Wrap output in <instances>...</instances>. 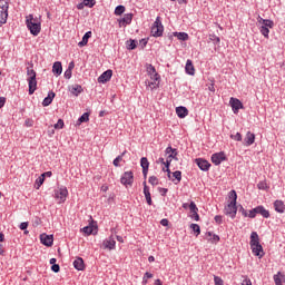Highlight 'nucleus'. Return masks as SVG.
<instances>
[{
	"instance_id": "1",
	"label": "nucleus",
	"mask_w": 285,
	"mask_h": 285,
	"mask_svg": "<svg viewBox=\"0 0 285 285\" xmlns=\"http://www.w3.org/2000/svg\"><path fill=\"white\" fill-rule=\"evenodd\" d=\"M229 203L225 206V215L235 219L237 217V191L230 190L229 191Z\"/></svg>"
},
{
	"instance_id": "2",
	"label": "nucleus",
	"mask_w": 285,
	"mask_h": 285,
	"mask_svg": "<svg viewBox=\"0 0 285 285\" xmlns=\"http://www.w3.org/2000/svg\"><path fill=\"white\" fill-rule=\"evenodd\" d=\"M249 246L252 248L253 255L262 259L264 257V247H262V244H259V235H257V232H253L250 234V242Z\"/></svg>"
},
{
	"instance_id": "3",
	"label": "nucleus",
	"mask_w": 285,
	"mask_h": 285,
	"mask_svg": "<svg viewBox=\"0 0 285 285\" xmlns=\"http://www.w3.org/2000/svg\"><path fill=\"white\" fill-rule=\"evenodd\" d=\"M26 26L33 37H38L41 32V20L32 14L26 17Z\"/></svg>"
},
{
	"instance_id": "4",
	"label": "nucleus",
	"mask_w": 285,
	"mask_h": 285,
	"mask_svg": "<svg viewBox=\"0 0 285 285\" xmlns=\"http://www.w3.org/2000/svg\"><path fill=\"white\" fill-rule=\"evenodd\" d=\"M153 37H161L164 35V24L161 23V17H157L151 27Z\"/></svg>"
},
{
	"instance_id": "5",
	"label": "nucleus",
	"mask_w": 285,
	"mask_h": 285,
	"mask_svg": "<svg viewBox=\"0 0 285 285\" xmlns=\"http://www.w3.org/2000/svg\"><path fill=\"white\" fill-rule=\"evenodd\" d=\"M132 181H135L132 171H125L120 178V184H122V186H132Z\"/></svg>"
},
{
	"instance_id": "6",
	"label": "nucleus",
	"mask_w": 285,
	"mask_h": 285,
	"mask_svg": "<svg viewBox=\"0 0 285 285\" xmlns=\"http://www.w3.org/2000/svg\"><path fill=\"white\" fill-rule=\"evenodd\" d=\"M55 197L58 199V204H63L66 202V198L68 197V188L60 187L55 191Z\"/></svg>"
},
{
	"instance_id": "7",
	"label": "nucleus",
	"mask_w": 285,
	"mask_h": 285,
	"mask_svg": "<svg viewBox=\"0 0 285 285\" xmlns=\"http://www.w3.org/2000/svg\"><path fill=\"white\" fill-rule=\"evenodd\" d=\"M229 104L232 106V110L234 112V115H237V112H239V110L244 109V104H242V100L232 97L229 99Z\"/></svg>"
},
{
	"instance_id": "8",
	"label": "nucleus",
	"mask_w": 285,
	"mask_h": 285,
	"mask_svg": "<svg viewBox=\"0 0 285 285\" xmlns=\"http://www.w3.org/2000/svg\"><path fill=\"white\" fill-rule=\"evenodd\" d=\"M40 242L43 244V246L50 247L55 243V237L52 235L41 234Z\"/></svg>"
},
{
	"instance_id": "9",
	"label": "nucleus",
	"mask_w": 285,
	"mask_h": 285,
	"mask_svg": "<svg viewBox=\"0 0 285 285\" xmlns=\"http://www.w3.org/2000/svg\"><path fill=\"white\" fill-rule=\"evenodd\" d=\"M112 79V70H106L98 77V83H108Z\"/></svg>"
},
{
	"instance_id": "10",
	"label": "nucleus",
	"mask_w": 285,
	"mask_h": 285,
	"mask_svg": "<svg viewBox=\"0 0 285 285\" xmlns=\"http://www.w3.org/2000/svg\"><path fill=\"white\" fill-rule=\"evenodd\" d=\"M212 161L215 164V166H219L222 161H226V154H224V151L214 154L212 156Z\"/></svg>"
},
{
	"instance_id": "11",
	"label": "nucleus",
	"mask_w": 285,
	"mask_h": 285,
	"mask_svg": "<svg viewBox=\"0 0 285 285\" xmlns=\"http://www.w3.org/2000/svg\"><path fill=\"white\" fill-rule=\"evenodd\" d=\"M132 13H126L122 19H119V28H126L127 26H130V23H132Z\"/></svg>"
},
{
	"instance_id": "12",
	"label": "nucleus",
	"mask_w": 285,
	"mask_h": 285,
	"mask_svg": "<svg viewBox=\"0 0 285 285\" xmlns=\"http://www.w3.org/2000/svg\"><path fill=\"white\" fill-rule=\"evenodd\" d=\"M195 161L198 168H200V170H204L206 173L210 169V163H208V160L203 158H197Z\"/></svg>"
},
{
	"instance_id": "13",
	"label": "nucleus",
	"mask_w": 285,
	"mask_h": 285,
	"mask_svg": "<svg viewBox=\"0 0 285 285\" xmlns=\"http://www.w3.org/2000/svg\"><path fill=\"white\" fill-rule=\"evenodd\" d=\"M254 213H257V215H262V217H264L265 219H268V217H271V213L268 212V209L264 208V206H257L254 208Z\"/></svg>"
},
{
	"instance_id": "14",
	"label": "nucleus",
	"mask_w": 285,
	"mask_h": 285,
	"mask_svg": "<svg viewBox=\"0 0 285 285\" xmlns=\"http://www.w3.org/2000/svg\"><path fill=\"white\" fill-rule=\"evenodd\" d=\"M140 166L142 168V175L144 177H148V168L150 167V163L148 161V158L142 157L140 159Z\"/></svg>"
},
{
	"instance_id": "15",
	"label": "nucleus",
	"mask_w": 285,
	"mask_h": 285,
	"mask_svg": "<svg viewBox=\"0 0 285 285\" xmlns=\"http://www.w3.org/2000/svg\"><path fill=\"white\" fill-rule=\"evenodd\" d=\"M243 144L244 146H253L255 144V134L247 131Z\"/></svg>"
},
{
	"instance_id": "16",
	"label": "nucleus",
	"mask_w": 285,
	"mask_h": 285,
	"mask_svg": "<svg viewBox=\"0 0 285 285\" xmlns=\"http://www.w3.org/2000/svg\"><path fill=\"white\" fill-rule=\"evenodd\" d=\"M144 195L148 206H153V197L150 196V188L148 187V185H146V181H144Z\"/></svg>"
},
{
	"instance_id": "17",
	"label": "nucleus",
	"mask_w": 285,
	"mask_h": 285,
	"mask_svg": "<svg viewBox=\"0 0 285 285\" xmlns=\"http://www.w3.org/2000/svg\"><path fill=\"white\" fill-rule=\"evenodd\" d=\"M116 244L117 242H115V238L110 236L108 239L104 240L102 246H105V248H108L109 250H115Z\"/></svg>"
},
{
	"instance_id": "18",
	"label": "nucleus",
	"mask_w": 285,
	"mask_h": 285,
	"mask_svg": "<svg viewBox=\"0 0 285 285\" xmlns=\"http://www.w3.org/2000/svg\"><path fill=\"white\" fill-rule=\"evenodd\" d=\"M28 86H29V95H35L37 90V78H28Z\"/></svg>"
},
{
	"instance_id": "19",
	"label": "nucleus",
	"mask_w": 285,
	"mask_h": 285,
	"mask_svg": "<svg viewBox=\"0 0 285 285\" xmlns=\"http://www.w3.org/2000/svg\"><path fill=\"white\" fill-rule=\"evenodd\" d=\"M258 23L263 28H273L275 26V22H273V20L263 19L262 17H258Z\"/></svg>"
},
{
	"instance_id": "20",
	"label": "nucleus",
	"mask_w": 285,
	"mask_h": 285,
	"mask_svg": "<svg viewBox=\"0 0 285 285\" xmlns=\"http://www.w3.org/2000/svg\"><path fill=\"white\" fill-rule=\"evenodd\" d=\"M176 114L179 117V119H184L188 117V108L180 106L176 108Z\"/></svg>"
},
{
	"instance_id": "21",
	"label": "nucleus",
	"mask_w": 285,
	"mask_h": 285,
	"mask_svg": "<svg viewBox=\"0 0 285 285\" xmlns=\"http://www.w3.org/2000/svg\"><path fill=\"white\" fill-rule=\"evenodd\" d=\"M71 95H75V97H79V95H81V92H83V87H81V85H72L69 88Z\"/></svg>"
},
{
	"instance_id": "22",
	"label": "nucleus",
	"mask_w": 285,
	"mask_h": 285,
	"mask_svg": "<svg viewBox=\"0 0 285 285\" xmlns=\"http://www.w3.org/2000/svg\"><path fill=\"white\" fill-rule=\"evenodd\" d=\"M73 268H76V271H83V268H86V264L83 263V258L78 257L73 261Z\"/></svg>"
},
{
	"instance_id": "23",
	"label": "nucleus",
	"mask_w": 285,
	"mask_h": 285,
	"mask_svg": "<svg viewBox=\"0 0 285 285\" xmlns=\"http://www.w3.org/2000/svg\"><path fill=\"white\" fill-rule=\"evenodd\" d=\"M52 72L56 75V77H59L61 72H63V67L61 66L60 61H56L52 66Z\"/></svg>"
},
{
	"instance_id": "24",
	"label": "nucleus",
	"mask_w": 285,
	"mask_h": 285,
	"mask_svg": "<svg viewBox=\"0 0 285 285\" xmlns=\"http://www.w3.org/2000/svg\"><path fill=\"white\" fill-rule=\"evenodd\" d=\"M189 210L190 213H195V216L191 219H195V222H199V214H197L199 208H197V205L195 204V202H190Z\"/></svg>"
},
{
	"instance_id": "25",
	"label": "nucleus",
	"mask_w": 285,
	"mask_h": 285,
	"mask_svg": "<svg viewBox=\"0 0 285 285\" xmlns=\"http://www.w3.org/2000/svg\"><path fill=\"white\" fill-rule=\"evenodd\" d=\"M28 65L30 66V67H27L28 79H37V71L32 69L35 65L32 62H28Z\"/></svg>"
},
{
	"instance_id": "26",
	"label": "nucleus",
	"mask_w": 285,
	"mask_h": 285,
	"mask_svg": "<svg viewBox=\"0 0 285 285\" xmlns=\"http://www.w3.org/2000/svg\"><path fill=\"white\" fill-rule=\"evenodd\" d=\"M90 37H92V31H87L83 35L82 40L78 42L79 48H83V46H88V39H90Z\"/></svg>"
},
{
	"instance_id": "27",
	"label": "nucleus",
	"mask_w": 285,
	"mask_h": 285,
	"mask_svg": "<svg viewBox=\"0 0 285 285\" xmlns=\"http://www.w3.org/2000/svg\"><path fill=\"white\" fill-rule=\"evenodd\" d=\"M185 70L187 75H190L191 77L195 75V66L193 65V60H187Z\"/></svg>"
},
{
	"instance_id": "28",
	"label": "nucleus",
	"mask_w": 285,
	"mask_h": 285,
	"mask_svg": "<svg viewBox=\"0 0 285 285\" xmlns=\"http://www.w3.org/2000/svg\"><path fill=\"white\" fill-rule=\"evenodd\" d=\"M56 97V94L55 91H50L48 94V97H46L42 101V106L47 107V106H50V104H52V99H55Z\"/></svg>"
},
{
	"instance_id": "29",
	"label": "nucleus",
	"mask_w": 285,
	"mask_h": 285,
	"mask_svg": "<svg viewBox=\"0 0 285 285\" xmlns=\"http://www.w3.org/2000/svg\"><path fill=\"white\" fill-rule=\"evenodd\" d=\"M8 22V10L0 9V27Z\"/></svg>"
},
{
	"instance_id": "30",
	"label": "nucleus",
	"mask_w": 285,
	"mask_h": 285,
	"mask_svg": "<svg viewBox=\"0 0 285 285\" xmlns=\"http://www.w3.org/2000/svg\"><path fill=\"white\" fill-rule=\"evenodd\" d=\"M165 153L168 155V159H176L177 157V149H174L171 146L167 147Z\"/></svg>"
},
{
	"instance_id": "31",
	"label": "nucleus",
	"mask_w": 285,
	"mask_h": 285,
	"mask_svg": "<svg viewBox=\"0 0 285 285\" xmlns=\"http://www.w3.org/2000/svg\"><path fill=\"white\" fill-rule=\"evenodd\" d=\"M147 72L149 75H154V79L155 81H158L159 80V73H157V70L155 69V67L153 65H148L147 66Z\"/></svg>"
},
{
	"instance_id": "32",
	"label": "nucleus",
	"mask_w": 285,
	"mask_h": 285,
	"mask_svg": "<svg viewBox=\"0 0 285 285\" xmlns=\"http://www.w3.org/2000/svg\"><path fill=\"white\" fill-rule=\"evenodd\" d=\"M274 208H275L276 213H284V209H285L284 202L275 200Z\"/></svg>"
},
{
	"instance_id": "33",
	"label": "nucleus",
	"mask_w": 285,
	"mask_h": 285,
	"mask_svg": "<svg viewBox=\"0 0 285 285\" xmlns=\"http://www.w3.org/2000/svg\"><path fill=\"white\" fill-rule=\"evenodd\" d=\"M174 37H177L179 41H188V33L186 32H174Z\"/></svg>"
},
{
	"instance_id": "34",
	"label": "nucleus",
	"mask_w": 285,
	"mask_h": 285,
	"mask_svg": "<svg viewBox=\"0 0 285 285\" xmlns=\"http://www.w3.org/2000/svg\"><path fill=\"white\" fill-rule=\"evenodd\" d=\"M95 229H97V227L90 224L89 226L82 228V233H85V235H92V233H95Z\"/></svg>"
},
{
	"instance_id": "35",
	"label": "nucleus",
	"mask_w": 285,
	"mask_h": 285,
	"mask_svg": "<svg viewBox=\"0 0 285 285\" xmlns=\"http://www.w3.org/2000/svg\"><path fill=\"white\" fill-rule=\"evenodd\" d=\"M125 12H126V7L121 4L117 6L115 9L116 17H121V14H124Z\"/></svg>"
},
{
	"instance_id": "36",
	"label": "nucleus",
	"mask_w": 285,
	"mask_h": 285,
	"mask_svg": "<svg viewBox=\"0 0 285 285\" xmlns=\"http://www.w3.org/2000/svg\"><path fill=\"white\" fill-rule=\"evenodd\" d=\"M90 121V114L89 112H85L79 119H78V124H86Z\"/></svg>"
},
{
	"instance_id": "37",
	"label": "nucleus",
	"mask_w": 285,
	"mask_h": 285,
	"mask_svg": "<svg viewBox=\"0 0 285 285\" xmlns=\"http://www.w3.org/2000/svg\"><path fill=\"white\" fill-rule=\"evenodd\" d=\"M138 43L139 42L137 40L130 39L129 41H127V49L128 50H135V48H137Z\"/></svg>"
},
{
	"instance_id": "38",
	"label": "nucleus",
	"mask_w": 285,
	"mask_h": 285,
	"mask_svg": "<svg viewBox=\"0 0 285 285\" xmlns=\"http://www.w3.org/2000/svg\"><path fill=\"white\" fill-rule=\"evenodd\" d=\"M45 181H46V179L43 177L39 176L38 179L36 180L35 188L37 190H39V188H41V186H43Z\"/></svg>"
},
{
	"instance_id": "39",
	"label": "nucleus",
	"mask_w": 285,
	"mask_h": 285,
	"mask_svg": "<svg viewBox=\"0 0 285 285\" xmlns=\"http://www.w3.org/2000/svg\"><path fill=\"white\" fill-rule=\"evenodd\" d=\"M284 279V275L282 273H277V275H274V282L276 285H282V281Z\"/></svg>"
},
{
	"instance_id": "40",
	"label": "nucleus",
	"mask_w": 285,
	"mask_h": 285,
	"mask_svg": "<svg viewBox=\"0 0 285 285\" xmlns=\"http://www.w3.org/2000/svg\"><path fill=\"white\" fill-rule=\"evenodd\" d=\"M126 150L120 155V156H118V157H116L115 159H114V166H116V168L117 167H119V161H122L124 160V156L126 155Z\"/></svg>"
},
{
	"instance_id": "41",
	"label": "nucleus",
	"mask_w": 285,
	"mask_h": 285,
	"mask_svg": "<svg viewBox=\"0 0 285 285\" xmlns=\"http://www.w3.org/2000/svg\"><path fill=\"white\" fill-rule=\"evenodd\" d=\"M259 31L263 35V37H265L266 39H268V35L271 33V30L267 27H259Z\"/></svg>"
},
{
	"instance_id": "42",
	"label": "nucleus",
	"mask_w": 285,
	"mask_h": 285,
	"mask_svg": "<svg viewBox=\"0 0 285 285\" xmlns=\"http://www.w3.org/2000/svg\"><path fill=\"white\" fill-rule=\"evenodd\" d=\"M190 228L194 230V233H196V237L202 234V228L197 224H191Z\"/></svg>"
},
{
	"instance_id": "43",
	"label": "nucleus",
	"mask_w": 285,
	"mask_h": 285,
	"mask_svg": "<svg viewBox=\"0 0 285 285\" xmlns=\"http://www.w3.org/2000/svg\"><path fill=\"white\" fill-rule=\"evenodd\" d=\"M209 41H213V43H215V45H219V42L222 40L215 33H212V35H209Z\"/></svg>"
},
{
	"instance_id": "44",
	"label": "nucleus",
	"mask_w": 285,
	"mask_h": 285,
	"mask_svg": "<svg viewBox=\"0 0 285 285\" xmlns=\"http://www.w3.org/2000/svg\"><path fill=\"white\" fill-rule=\"evenodd\" d=\"M82 2L86 8H95V3H97L95 0H83Z\"/></svg>"
},
{
	"instance_id": "45",
	"label": "nucleus",
	"mask_w": 285,
	"mask_h": 285,
	"mask_svg": "<svg viewBox=\"0 0 285 285\" xmlns=\"http://www.w3.org/2000/svg\"><path fill=\"white\" fill-rule=\"evenodd\" d=\"M173 177H175V179L177 180V183L179 184V181H181V171L180 170H176L173 173Z\"/></svg>"
},
{
	"instance_id": "46",
	"label": "nucleus",
	"mask_w": 285,
	"mask_h": 285,
	"mask_svg": "<svg viewBox=\"0 0 285 285\" xmlns=\"http://www.w3.org/2000/svg\"><path fill=\"white\" fill-rule=\"evenodd\" d=\"M148 181L151 184V186H157V184H159V179L156 176L149 177Z\"/></svg>"
},
{
	"instance_id": "47",
	"label": "nucleus",
	"mask_w": 285,
	"mask_h": 285,
	"mask_svg": "<svg viewBox=\"0 0 285 285\" xmlns=\"http://www.w3.org/2000/svg\"><path fill=\"white\" fill-rule=\"evenodd\" d=\"M207 242H212V244H217V242H219V236L214 234L212 238H207Z\"/></svg>"
},
{
	"instance_id": "48",
	"label": "nucleus",
	"mask_w": 285,
	"mask_h": 285,
	"mask_svg": "<svg viewBox=\"0 0 285 285\" xmlns=\"http://www.w3.org/2000/svg\"><path fill=\"white\" fill-rule=\"evenodd\" d=\"M151 277H153V274H150V273H145V276H144V278H142V284H148V279H151Z\"/></svg>"
},
{
	"instance_id": "49",
	"label": "nucleus",
	"mask_w": 285,
	"mask_h": 285,
	"mask_svg": "<svg viewBox=\"0 0 285 285\" xmlns=\"http://www.w3.org/2000/svg\"><path fill=\"white\" fill-rule=\"evenodd\" d=\"M230 139H234V141H242V134L237 132L236 135H230Z\"/></svg>"
},
{
	"instance_id": "50",
	"label": "nucleus",
	"mask_w": 285,
	"mask_h": 285,
	"mask_svg": "<svg viewBox=\"0 0 285 285\" xmlns=\"http://www.w3.org/2000/svg\"><path fill=\"white\" fill-rule=\"evenodd\" d=\"M9 6L6 0H0V10H8Z\"/></svg>"
},
{
	"instance_id": "51",
	"label": "nucleus",
	"mask_w": 285,
	"mask_h": 285,
	"mask_svg": "<svg viewBox=\"0 0 285 285\" xmlns=\"http://www.w3.org/2000/svg\"><path fill=\"white\" fill-rule=\"evenodd\" d=\"M247 217H249L250 219H255V217H257V212H255V208L249 210V214H247Z\"/></svg>"
},
{
	"instance_id": "52",
	"label": "nucleus",
	"mask_w": 285,
	"mask_h": 285,
	"mask_svg": "<svg viewBox=\"0 0 285 285\" xmlns=\"http://www.w3.org/2000/svg\"><path fill=\"white\" fill-rule=\"evenodd\" d=\"M214 282L215 285H224V279H222V277L214 276Z\"/></svg>"
},
{
	"instance_id": "53",
	"label": "nucleus",
	"mask_w": 285,
	"mask_h": 285,
	"mask_svg": "<svg viewBox=\"0 0 285 285\" xmlns=\"http://www.w3.org/2000/svg\"><path fill=\"white\" fill-rule=\"evenodd\" d=\"M257 188L259 190H266V188H268V186L266 185V183L261 181V183L257 184Z\"/></svg>"
},
{
	"instance_id": "54",
	"label": "nucleus",
	"mask_w": 285,
	"mask_h": 285,
	"mask_svg": "<svg viewBox=\"0 0 285 285\" xmlns=\"http://www.w3.org/2000/svg\"><path fill=\"white\" fill-rule=\"evenodd\" d=\"M51 271H52L53 273H59V271H61V267L59 266V264H53V265L51 266Z\"/></svg>"
},
{
	"instance_id": "55",
	"label": "nucleus",
	"mask_w": 285,
	"mask_h": 285,
	"mask_svg": "<svg viewBox=\"0 0 285 285\" xmlns=\"http://www.w3.org/2000/svg\"><path fill=\"white\" fill-rule=\"evenodd\" d=\"M242 285H253V283L250 282V279H248V277L243 276V283Z\"/></svg>"
},
{
	"instance_id": "56",
	"label": "nucleus",
	"mask_w": 285,
	"mask_h": 285,
	"mask_svg": "<svg viewBox=\"0 0 285 285\" xmlns=\"http://www.w3.org/2000/svg\"><path fill=\"white\" fill-rule=\"evenodd\" d=\"M72 77V71L70 69H67L65 71V79H70Z\"/></svg>"
},
{
	"instance_id": "57",
	"label": "nucleus",
	"mask_w": 285,
	"mask_h": 285,
	"mask_svg": "<svg viewBox=\"0 0 285 285\" xmlns=\"http://www.w3.org/2000/svg\"><path fill=\"white\" fill-rule=\"evenodd\" d=\"M239 213H242L243 217H248V212L240 205Z\"/></svg>"
},
{
	"instance_id": "58",
	"label": "nucleus",
	"mask_w": 285,
	"mask_h": 285,
	"mask_svg": "<svg viewBox=\"0 0 285 285\" xmlns=\"http://www.w3.org/2000/svg\"><path fill=\"white\" fill-rule=\"evenodd\" d=\"M158 190H159V193H160V195H161V197H166V194L168 193V189L167 188H158Z\"/></svg>"
},
{
	"instance_id": "59",
	"label": "nucleus",
	"mask_w": 285,
	"mask_h": 285,
	"mask_svg": "<svg viewBox=\"0 0 285 285\" xmlns=\"http://www.w3.org/2000/svg\"><path fill=\"white\" fill-rule=\"evenodd\" d=\"M170 161H173V158H168V157H167V159H166L165 163H164V166H165L166 169H167V168H170Z\"/></svg>"
},
{
	"instance_id": "60",
	"label": "nucleus",
	"mask_w": 285,
	"mask_h": 285,
	"mask_svg": "<svg viewBox=\"0 0 285 285\" xmlns=\"http://www.w3.org/2000/svg\"><path fill=\"white\" fill-rule=\"evenodd\" d=\"M55 128L58 129V128H63V120L62 119H59L58 122L55 125Z\"/></svg>"
},
{
	"instance_id": "61",
	"label": "nucleus",
	"mask_w": 285,
	"mask_h": 285,
	"mask_svg": "<svg viewBox=\"0 0 285 285\" xmlns=\"http://www.w3.org/2000/svg\"><path fill=\"white\" fill-rule=\"evenodd\" d=\"M140 46H141V49L146 48V46H148V40L146 38L141 39Z\"/></svg>"
},
{
	"instance_id": "62",
	"label": "nucleus",
	"mask_w": 285,
	"mask_h": 285,
	"mask_svg": "<svg viewBox=\"0 0 285 285\" xmlns=\"http://www.w3.org/2000/svg\"><path fill=\"white\" fill-rule=\"evenodd\" d=\"M28 229V222L20 224V230H27Z\"/></svg>"
},
{
	"instance_id": "63",
	"label": "nucleus",
	"mask_w": 285,
	"mask_h": 285,
	"mask_svg": "<svg viewBox=\"0 0 285 285\" xmlns=\"http://www.w3.org/2000/svg\"><path fill=\"white\" fill-rule=\"evenodd\" d=\"M41 177H43L46 179V177H52V171H46L43 174L40 175Z\"/></svg>"
},
{
	"instance_id": "64",
	"label": "nucleus",
	"mask_w": 285,
	"mask_h": 285,
	"mask_svg": "<svg viewBox=\"0 0 285 285\" xmlns=\"http://www.w3.org/2000/svg\"><path fill=\"white\" fill-rule=\"evenodd\" d=\"M214 219H215L216 224H222V216L220 215L215 216Z\"/></svg>"
}]
</instances>
